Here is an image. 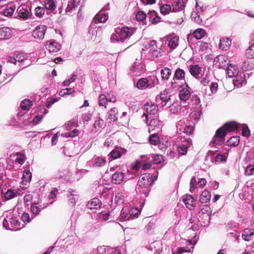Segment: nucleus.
Returning a JSON list of instances; mask_svg holds the SVG:
<instances>
[{"label": "nucleus", "instance_id": "nucleus-23", "mask_svg": "<svg viewBox=\"0 0 254 254\" xmlns=\"http://www.w3.org/2000/svg\"><path fill=\"white\" fill-rule=\"evenodd\" d=\"M67 196L68 198L69 202L72 205L75 204L76 201L78 199V194L75 190H69Z\"/></svg>", "mask_w": 254, "mask_h": 254}, {"label": "nucleus", "instance_id": "nucleus-45", "mask_svg": "<svg viewBox=\"0 0 254 254\" xmlns=\"http://www.w3.org/2000/svg\"><path fill=\"white\" fill-rule=\"evenodd\" d=\"M254 68V64L249 61H246L243 62L242 69L244 71L251 70Z\"/></svg>", "mask_w": 254, "mask_h": 254}, {"label": "nucleus", "instance_id": "nucleus-39", "mask_svg": "<svg viewBox=\"0 0 254 254\" xmlns=\"http://www.w3.org/2000/svg\"><path fill=\"white\" fill-rule=\"evenodd\" d=\"M48 48L50 53L57 52L61 49V45L55 41H51L50 42Z\"/></svg>", "mask_w": 254, "mask_h": 254}, {"label": "nucleus", "instance_id": "nucleus-52", "mask_svg": "<svg viewBox=\"0 0 254 254\" xmlns=\"http://www.w3.org/2000/svg\"><path fill=\"white\" fill-rule=\"evenodd\" d=\"M200 210L199 211V213H201L202 214H207L208 215V213L210 211V207L206 204L201 205L199 207Z\"/></svg>", "mask_w": 254, "mask_h": 254}, {"label": "nucleus", "instance_id": "nucleus-50", "mask_svg": "<svg viewBox=\"0 0 254 254\" xmlns=\"http://www.w3.org/2000/svg\"><path fill=\"white\" fill-rule=\"evenodd\" d=\"M210 93L208 94V96H212L215 94L218 90V84L216 82H212L209 86Z\"/></svg>", "mask_w": 254, "mask_h": 254}, {"label": "nucleus", "instance_id": "nucleus-13", "mask_svg": "<svg viewBox=\"0 0 254 254\" xmlns=\"http://www.w3.org/2000/svg\"><path fill=\"white\" fill-rule=\"evenodd\" d=\"M227 58L224 55H219L214 59L213 63L220 68H225L229 65L227 63Z\"/></svg>", "mask_w": 254, "mask_h": 254}, {"label": "nucleus", "instance_id": "nucleus-18", "mask_svg": "<svg viewBox=\"0 0 254 254\" xmlns=\"http://www.w3.org/2000/svg\"><path fill=\"white\" fill-rule=\"evenodd\" d=\"M124 177V173L116 171L112 175V182L116 185L121 184L123 182Z\"/></svg>", "mask_w": 254, "mask_h": 254}, {"label": "nucleus", "instance_id": "nucleus-42", "mask_svg": "<svg viewBox=\"0 0 254 254\" xmlns=\"http://www.w3.org/2000/svg\"><path fill=\"white\" fill-rule=\"evenodd\" d=\"M32 104L29 99L23 100L20 104V107L23 110L28 111L31 107Z\"/></svg>", "mask_w": 254, "mask_h": 254}, {"label": "nucleus", "instance_id": "nucleus-33", "mask_svg": "<svg viewBox=\"0 0 254 254\" xmlns=\"http://www.w3.org/2000/svg\"><path fill=\"white\" fill-rule=\"evenodd\" d=\"M121 150L123 153H125L126 150L123 149H120L118 147H116L114 150H113L109 155L110 157H112L113 159H116L118 158H120L121 156Z\"/></svg>", "mask_w": 254, "mask_h": 254}, {"label": "nucleus", "instance_id": "nucleus-44", "mask_svg": "<svg viewBox=\"0 0 254 254\" xmlns=\"http://www.w3.org/2000/svg\"><path fill=\"white\" fill-rule=\"evenodd\" d=\"M131 219L130 217L129 214L128 213V210L127 211L126 210H124V209L122 210L120 216V220L121 221H127Z\"/></svg>", "mask_w": 254, "mask_h": 254}, {"label": "nucleus", "instance_id": "nucleus-54", "mask_svg": "<svg viewBox=\"0 0 254 254\" xmlns=\"http://www.w3.org/2000/svg\"><path fill=\"white\" fill-rule=\"evenodd\" d=\"M124 199V195L122 192H118L116 193L115 196V201L117 203H122Z\"/></svg>", "mask_w": 254, "mask_h": 254}, {"label": "nucleus", "instance_id": "nucleus-16", "mask_svg": "<svg viewBox=\"0 0 254 254\" xmlns=\"http://www.w3.org/2000/svg\"><path fill=\"white\" fill-rule=\"evenodd\" d=\"M183 202L190 210L193 209L195 206V199L191 195H187L183 199Z\"/></svg>", "mask_w": 254, "mask_h": 254}, {"label": "nucleus", "instance_id": "nucleus-8", "mask_svg": "<svg viewBox=\"0 0 254 254\" xmlns=\"http://www.w3.org/2000/svg\"><path fill=\"white\" fill-rule=\"evenodd\" d=\"M116 101V97L113 94H108V96L104 94H101L99 96L98 99V105L106 109L109 103H115Z\"/></svg>", "mask_w": 254, "mask_h": 254}, {"label": "nucleus", "instance_id": "nucleus-62", "mask_svg": "<svg viewBox=\"0 0 254 254\" xmlns=\"http://www.w3.org/2000/svg\"><path fill=\"white\" fill-rule=\"evenodd\" d=\"M146 15L143 11H140L136 14V18L138 21H142L145 19Z\"/></svg>", "mask_w": 254, "mask_h": 254}, {"label": "nucleus", "instance_id": "nucleus-35", "mask_svg": "<svg viewBox=\"0 0 254 254\" xmlns=\"http://www.w3.org/2000/svg\"><path fill=\"white\" fill-rule=\"evenodd\" d=\"M185 72L180 68H177L175 70L174 75L173 78V80L185 79Z\"/></svg>", "mask_w": 254, "mask_h": 254}, {"label": "nucleus", "instance_id": "nucleus-30", "mask_svg": "<svg viewBox=\"0 0 254 254\" xmlns=\"http://www.w3.org/2000/svg\"><path fill=\"white\" fill-rule=\"evenodd\" d=\"M16 7L15 5L9 4L4 7L2 13L5 16H11L12 15Z\"/></svg>", "mask_w": 254, "mask_h": 254}, {"label": "nucleus", "instance_id": "nucleus-10", "mask_svg": "<svg viewBox=\"0 0 254 254\" xmlns=\"http://www.w3.org/2000/svg\"><path fill=\"white\" fill-rule=\"evenodd\" d=\"M46 30L47 27L45 25L38 26L32 31V36L35 39L42 40L44 38Z\"/></svg>", "mask_w": 254, "mask_h": 254}, {"label": "nucleus", "instance_id": "nucleus-12", "mask_svg": "<svg viewBox=\"0 0 254 254\" xmlns=\"http://www.w3.org/2000/svg\"><path fill=\"white\" fill-rule=\"evenodd\" d=\"M30 11L31 9L28 6L25 5H20L17 9V12L18 13L17 16L20 18L26 19L28 18L30 15Z\"/></svg>", "mask_w": 254, "mask_h": 254}, {"label": "nucleus", "instance_id": "nucleus-59", "mask_svg": "<svg viewBox=\"0 0 254 254\" xmlns=\"http://www.w3.org/2000/svg\"><path fill=\"white\" fill-rule=\"evenodd\" d=\"M32 178V174L28 170H25L24 171L23 175V179L26 182H29L31 181Z\"/></svg>", "mask_w": 254, "mask_h": 254}, {"label": "nucleus", "instance_id": "nucleus-40", "mask_svg": "<svg viewBox=\"0 0 254 254\" xmlns=\"http://www.w3.org/2000/svg\"><path fill=\"white\" fill-rule=\"evenodd\" d=\"M136 86L139 89H145L148 87V81L147 78H142L140 79L137 82Z\"/></svg>", "mask_w": 254, "mask_h": 254}, {"label": "nucleus", "instance_id": "nucleus-60", "mask_svg": "<svg viewBox=\"0 0 254 254\" xmlns=\"http://www.w3.org/2000/svg\"><path fill=\"white\" fill-rule=\"evenodd\" d=\"M24 161H25L24 155L22 154H20V153H17V157L15 159V162L19 164H22L24 163Z\"/></svg>", "mask_w": 254, "mask_h": 254}, {"label": "nucleus", "instance_id": "nucleus-6", "mask_svg": "<svg viewBox=\"0 0 254 254\" xmlns=\"http://www.w3.org/2000/svg\"><path fill=\"white\" fill-rule=\"evenodd\" d=\"M192 145L191 139L188 136L182 137L180 140V144L178 148L179 154L185 155L188 152V149Z\"/></svg>", "mask_w": 254, "mask_h": 254}, {"label": "nucleus", "instance_id": "nucleus-14", "mask_svg": "<svg viewBox=\"0 0 254 254\" xmlns=\"http://www.w3.org/2000/svg\"><path fill=\"white\" fill-rule=\"evenodd\" d=\"M11 29L8 27H3L0 28V40H6L9 39L12 36Z\"/></svg>", "mask_w": 254, "mask_h": 254}, {"label": "nucleus", "instance_id": "nucleus-15", "mask_svg": "<svg viewBox=\"0 0 254 254\" xmlns=\"http://www.w3.org/2000/svg\"><path fill=\"white\" fill-rule=\"evenodd\" d=\"M185 87L182 88L179 91V97L181 100L183 101H186L190 96V88L188 84L185 82Z\"/></svg>", "mask_w": 254, "mask_h": 254}, {"label": "nucleus", "instance_id": "nucleus-3", "mask_svg": "<svg viewBox=\"0 0 254 254\" xmlns=\"http://www.w3.org/2000/svg\"><path fill=\"white\" fill-rule=\"evenodd\" d=\"M132 30L127 27L118 28L115 30V33L112 34L111 40L112 42H123L131 36Z\"/></svg>", "mask_w": 254, "mask_h": 254}, {"label": "nucleus", "instance_id": "nucleus-51", "mask_svg": "<svg viewBox=\"0 0 254 254\" xmlns=\"http://www.w3.org/2000/svg\"><path fill=\"white\" fill-rule=\"evenodd\" d=\"M149 142L152 145H157L159 142V138L157 135L154 133L149 137Z\"/></svg>", "mask_w": 254, "mask_h": 254}, {"label": "nucleus", "instance_id": "nucleus-46", "mask_svg": "<svg viewBox=\"0 0 254 254\" xmlns=\"http://www.w3.org/2000/svg\"><path fill=\"white\" fill-rule=\"evenodd\" d=\"M147 80L148 81V87L152 88L159 83V81L156 76L149 77Z\"/></svg>", "mask_w": 254, "mask_h": 254}, {"label": "nucleus", "instance_id": "nucleus-49", "mask_svg": "<svg viewBox=\"0 0 254 254\" xmlns=\"http://www.w3.org/2000/svg\"><path fill=\"white\" fill-rule=\"evenodd\" d=\"M246 55L250 59L254 58V43L252 44L246 50Z\"/></svg>", "mask_w": 254, "mask_h": 254}, {"label": "nucleus", "instance_id": "nucleus-57", "mask_svg": "<svg viewBox=\"0 0 254 254\" xmlns=\"http://www.w3.org/2000/svg\"><path fill=\"white\" fill-rule=\"evenodd\" d=\"M226 160V157L223 154H217L215 157V164H219L223 161H225Z\"/></svg>", "mask_w": 254, "mask_h": 254}, {"label": "nucleus", "instance_id": "nucleus-7", "mask_svg": "<svg viewBox=\"0 0 254 254\" xmlns=\"http://www.w3.org/2000/svg\"><path fill=\"white\" fill-rule=\"evenodd\" d=\"M170 97L166 91H164L156 97V102L159 106L163 108L171 102Z\"/></svg>", "mask_w": 254, "mask_h": 254}, {"label": "nucleus", "instance_id": "nucleus-17", "mask_svg": "<svg viewBox=\"0 0 254 254\" xmlns=\"http://www.w3.org/2000/svg\"><path fill=\"white\" fill-rule=\"evenodd\" d=\"M158 105L147 103L144 105V109L146 112L145 114L147 115H148V114L150 115H155L158 112Z\"/></svg>", "mask_w": 254, "mask_h": 254}, {"label": "nucleus", "instance_id": "nucleus-53", "mask_svg": "<svg viewBox=\"0 0 254 254\" xmlns=\"http://www.w3.org/2000/svg\"><path fill=\"white\" fill-rule=\"evenodd\" d=\"M150 51L153 58H157L161 56V52L159 48L150 49Z\"/></svg>", "mask_w": 254, "mask_h": 254}, {"label": "nucleus", "instance_id": "nucleus-27", "mask_svg": "<svg viewBox=\"0 0 254 254\" xmlns=\"http://www.w3.org/2000/svg\"><path fill=\"white\" fill-rule=\"evenodd\" d=\"M254 230L253 229H246L243 231L242 237L244 240L247 241L251 240L253 238Z\"/></svg>", "mask_w": 254, "mask_h": 254}, {"label": "nucleus", "instance_id": "nucleus-63", "mask_svg": "<svg viewBox=\"0 0 254 254\" xmlns=\"http://www.w3.org/2000/svg\"><path fill=\"white\" fill-rule=\"evenodd\" d=\"M151 158L152 159L153 164H158L160 163L162 160V156L158 155L155 156H151Z\"/></svg>", "mask_w": 254, "mask_h": 254}, {"label": "nucleus", "instance_id": "nucleus-64", "mask_svg": "<svg viewBox=\"0 0 254 254\" xmlns=\"http://www.w3.org/2000/svg\"><path fill=\"white\" fill-rule=\"evenodd\" d=\"M32 212L35 215L38 214L41 210V209L36 205V204H32L31 206Z\"/></svg>", "mask_w": 254, "mask_h": 254}, {"label": "nucleus", "instance_id": "nucleus-11", "mask_svg": "<svg viewBox=\"0 0 254 254\" xmlns=\"http://www.w3.org/2000/svg\"><path fill=\"white\" fill-rule=\"evenodd\" d=\"M26 58L25 54L22 52H16L13 57H9L7 58V62L16 64V62L21 63L23 62Z\"/></svg>", "mask_w": 254, "mask_h": 254}, {"label": "nucleus", "instance_id": "nucleus-38", "mask_svg": "<svg viewBox=\"0 0 254 254\" xmlns=\"http://www.w3.org/2000/svg\"><path fill=\"white\" fill-rule=\"evenodd\" d=\"M20 192L15 191L14 190L8 189L4 194V197L6 200H9L16 197L17 195L20 194Z\"/></svg>", "mask_w": 254, "mask_h": 254}, {"label": "nucleus", "instance_id": "nucleus-56", "mask_svg": "<svg viewBox=\"0 0 254 254\" xmlns=\"http://www.w3.org/2000/svg\"><path fill=\"white\" fill-rule=\"evenodd\" d=\"M128 213L130 215V219L137 217L140 213V211L136 208H131L130 210H128Z\"/></svg>", "mask_w": 254, "mask_h": 254}, {"label": "nucleus", "instance_id": "nucleus-61", "mask_svg": "<svg viewBox=\"0 0 254 254\" xmlns=\"http://www.w3.org/2000/svg\"><path fill=\"white\" fill-rule=\"evenodd\" d=\"M98 216L100 220L106 221L110 219V214L108 212L105 213H99Z\"/></svg>", "mask_w": 254, "mask_h": 254}, {"label": "nucleus", "instance_id": "nucleus-48", "mask_svg": "<svg viewBox=\"0 0 254 254\" xmlns=\"http://www.w3.org/2000/svg\"><path fill=\"white\" fill-rule=\"evenodd\" d=\"M194 127L192 126L188 125L185 127V128H180V133L183 132L186 133L187 135H189L192 133L193 131Z\"/></svg>", "mask_w": 254, "mask_h": 254}, {"label": "nucleus", "instance_id": "nucleus-34", "mask_svg": "<svg viewBox=\"0 0 254 254\" xmlns=\"http://www.w3.org/2000/svg\"><path fill=\"white\" fill-rule=\"evenodd\" d=\"M210 192L208 190H204L200 195L199 201L202 203H206L210 200Z\"/></svg>", "mask_w": 254, "mask_h": 254}, {"label": "nucleus", "instance_id": "nucleus-22", "mask_svg": "<svg viewBox=\"0 0 254 254\" xmlns=\"http://www.w3.org/2000/svg\"><path fill=\"white\" fill-rule=\"evenodd\" d=\"M104 126V121L100 117H97L95 120L94 123L93 125V127L91 130L92 132H96L101 128Z\"/></svg>", "mask_w": 254, "mask_h": 254}, {"label": "nucleus", "instance_id": "nucleus-28", "mask_svg": "<svg viewBox=\"0 0 254 254\" xmlns=\"http://www.w3.org/2000/svg\"><path fill=\"white\" fill-rule=\"evenodd\" d=\"M44 6L48 14L55 10L56 7L55 2L53 0H45Z\"/></svg>", "mask_w": 254, "mask_h": 254}, {"label": "nucleus", "instance_id": "nucleus-37", "mask_svg": "<svg viewBox=\"0 0 254 254\" xmlns=\"http://www.w3.org/2000/svg\"><path fill=\"white\" fill-rule=\"evenodd\" d=\"M169 111L172 114L177 113L181 110L180 103L177 101L171 104V102L169 103Z\"/></svg>", "mask_w": 254, "mask_h": 254}, {"label": "nucleus", "instance_id": "nucleus-5", "mask_svg": "<svg viewBox=\"0 0 254 254\" xmlns=\"http://www.w3.org/2000/svg\"><path fill=\"white\" fill-rule=\"evenodd\" d=\"M80 0H63L62 5L59 8V13H62V9H64L66 14L70 15L75 10L78 6Z\"/></svg>", "mask_w": 254, "mask_h": 254}, {"label": "nucleus", "instance_id": "nucleus-4", "mask_svg": "<svg viewBox=\"0 0 254 254\" xmlns=\"http://www.w3.org/2000/svg\"><path fill=\"white\" fill-rule=\"evenodd\" d=\"M3 226L7 230L16 231L20 229V222L11 212L6 215L3 220Z\"/></svg>", "mask_w": 254, "mask_h": 254}, {"label": "nucleus", "instance_id": "nucleus-19", "mask_svg": "<svg viewBox=\"0 0 254 254\" xmlns=\"http://www.w3.org/2000/svg\"><path fill=\"white\" fill-rule=\"evenodd\" d=\"M166 38L169 41L168 46L170 49L172 51L176 49L178 46L179 37L176 36H168Z\"/></svg>", "mask_w": 254, "mask_h": 254}, {"label": "nucleus", "instance_id": "nucleus-58", "mask_svg": "<svg viewBox=\"0 0 254 254\" xmlns=\"http://www.w3.org/2000/svg\"><path fill=\"white\" fill-rule=\"evenodd\" d=\"M254 174V165H250L245 169V174L247 176L252 175Z\"/></svg>", "mask_w": 254, "mask_h": 254}, {"label": "nucleus", "instance_id": "nucleus-26", "mask_svg": "<svg viewBox=\"0 0 254 254\" xmlns=\"http://www.w3.org/2000/svg\"><path fill=\"white\" fill-rule=\"evenodd\" d=\"M101 204L100 200L95 197L88 202L87 207L90 209H97L100 207Z\"/></svg>", "mask_w": 254, "mask_h": 254}, {"label": "nucleus", "instance_id": "nucleus-29", "mask_svg": "<svg viewBox=\"0 0 254 254\" xmlns=\"http://www.w3.org/2000/svg\"><path fill=\"white\" fill-rule=\"evenodd\" d=\"M201 68L198 64L190 65L189 67V71L190 74L195 78H197V76L200 73Z\"/></svg>", "mask_w": 254, "mask_h": 254}, {"label": "nucleus", "instance_id": "nucleus-41", "mask_svg": "<svg viewBox=\"0 0 254 254\" xmlns=\"http://www.w3.org/2000/svg\"><path fill=\"white\" fill-rule=\"evenodd\" d=\"M239 137L236 136L230 137L227 143L228 146L236 147L239 144Z\"/></svg>", "mask_w": 254, "mask_h": 254}, {"label": "nucleus", "instance_id": "nucleus-21", "mask_svg": "<svg viewBox=\"0 0 254 254\" xmlns=\"http://www.w3.org/2000/svg\"><path fill=\"white\" fill-rule=\"evenodd\" d=\"M118 111L115 107L111 108L107 113V120L109 122H114L118 119Z\"/></svg>", "mask_w": 254, "mask_h": 254}, {"label": "nucleus", "instance_id": "nucleus-36", "mask_svg": "<svg viewBox=\"0 0 254 254\" xmlns=\"http://www.w3.org/2000/svg\"><path fill=\"white\" fill-rule=\"evenodd\" d=\"M94 165L97 167H102L106 164V160L104 157L100 156H96L92 159Z\"/></svg>", "mask_w": 254, "mask_h": 254}, {"label": "nucleus", "instance_id": "nucleus-25", "mask_svg": "<svg viewBox=\"0 0 254 254\" xmlns=\"http://www.w3.org/2000/svg\"><path fill=\"white\" fill-rule=\"evenodd\" d=\"M227 73L230 77L237 76L238 74V70L237 67L235 65L229 64L227 67Z\"/></svg>", "mask_w": 254, "mask_h": 254}, {"label": "nucleus", "instance_id": "nucleus-1", "mask_svg": "<svg viewBox=\"0 0 254 254\" xmlns=\"http://www.w3.org/2000/svg\"><path fill=\"white\" fill-rule=\"evenodd\" d=\"M237 129V126L235 122L227 123L223 127L219 128L216 131L213 139L210 144L214 147L217 145H221L225 141V137L227 132L234 131Z\"/></svg>", "mask_w": 254, "mask_h": 254}, {"label": "nucleus", "instance_id": "nucleus-9", "mask_svg": "<svg viewBox=\"0 0 254 254\" xmlns=\"http://www.w3.org/2000/svg\"><path fill=\"white\" fill-rule=\"evenodd\" d=\"M145 117V121L146 124H148V121L149 119H150V122L148 124L149 128L148 130L150 131V130H153L156 128L159 129V120L157 118H152V117H149V115H147L145 114H143L142 116V118H143Z\"/></svg>", "mask_w": 254, "mask_h": 254}, {"label": "nucleus", "instance_id": "nucleus-2", "mask_svg": "<svg viewBox=\"0 0 254 254\" xmlns=\"http://www.w3.org/2000/svg\"><path fill=\"white\" fill-rule=\"evenodd\" d=\"M158 174V172L155 171L153 178L149 174L145 173L141 175L136 187V191L147 196L150 190V186L157 180Z\"/></svg>", "mask_w": 254, "mask_h": 254}, {"label": "nucleus", "instance_id": "nucleus-47", "mask_svg": "<svg viewBox=\"0 0 254 254\" xmlns=\"http://www.w3.org/2000/svg\"><path fill=\"white\" fill-rule=\"evenodd\" d=\"M34 11L36 17L41 18L45 14V9L43 7L38 6L35 8Z\"/></svg>", "mask_w": 254, "mask_h": 254}, {"label": "nucleus", "instance_id": "nucleus-55", "mask_svg": "<svg viewBox=\"0 0 254 254\" xmlns=\"http://www.w3.org/2000/svg\"><path fill=\"white\" fill-rule=\"evenodd\" d=\"M171 9V6L169 4H164L160 7V11L162 14H167Z\"/></svg>", "mask_w": 254, "mask_h": 254}, {"label": "nucleus", "instance_id": "nucleus-31", "mask_svg": "<svg viewBox=\"0 0 254 254\" xmlns=\"http://www.w3.org/2000/svg\"><path fill=\"white\" fill-rule=\"evenodd\" d=\"M108 19V15L103 12L102 11H100L95 16V21H98L99 23H104Z\"/></svg>", "mask_w": 254, "mask_h": 254}, {"label": "nucleus", "instance_id": "nucleus-32", "mask_svg": "<svg viewBox=\"0 0 254 254\" xmlns=\"http://www.w3.org/2000/svg\"><path fill=\"white\" fill-rule=\"evenodd\" d=\"M160 73L161 75L162 80L163 81H166L169 79L172 74V72L171 69L169 68L165 67L161 69Z\"/></svg>", "mask_w": 254, "mask_h": 254}, {"label": "nucleus", "instance_id": "nucleus-20", "mask_svg": "<svg viewBox=\"0 0 254 254\" xmlns=\"http://www.w3.org/2000/svg\"><path fill=\"white\" fill-rule=\"evenodd\" d=\"M231 43V40L230 38H222L220 40L219 48L223 51H226L230 48Z\"/></svg>", "mask_w": 254, "mask_h": 254}, {"label": "nucleus", "instance_id": "nucleus-43", "mask_svg": "<svg viewBox=\"0 0 254 254\" xmlns=\"http://www.w3.org/2000/svg\"><path fill=\"white\" fill-rule=\"evenodd\" d=\"M205 31L203 29H197L193 32L194 37L197 39H202L205 35Z\"/></svg>", "mask_w": 254, "mask_h": 254}, {"label": "nucleus", "instance_id": "nucleus-24", "mask_svg": "<svg viewBox=\"0 0 254 254\" xmlns=\"http://www.w3.org/2000/svg\"><path fill=\"white\" fill-rule=\"evenodd\" d=\"M172 6L174 12L182 10L185 6V2L183 0H175L173 1Z\"/></svg>", "mask_w": 254, "mask_h": 254}]
</instances>
